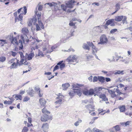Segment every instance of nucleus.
Listing matches in <instances>:
<instances>
[{
	"instance_id": "f257e3e1",
	"label": "nucleus",
	"mask_w": 132,
	"mask_h": 132,
	"mask_svg": "<svg viewBox=\"0 0 132 132\" xmlns=\"http://www.w3.org/2000/svg\"><path fill=\"white\" fill-rule=\"evenodd\" d=\"M21 32L23 34L25 35L26 37V40L25 39H24V37L22 36H21L20 37L21 39L23 40V43H24L25 41L27 42H28L29 40L27 39L28 37L27 36V35H28L29 33V31L28 29L26 27L23 28L22 29Z\"/></svg>"
},
{
	"instance_id": "f03ea898",
	"label": "nucleus",
	"mask_w": 132,
	"mask_h": 132,
	"mask_svg": "<svg viewBox=\"0 0 132 132\" xmlns=\"http://www.w3.org/2000/svg\"><path fill=\"white\" fill-rule=\"evenodd\" d=\"M79 89H73L69 92V95L71 97H73L76 94L79 96H81L82 92Z\"/></svg>"
},
{
	"instance_id": "7ed1b4c3",
	"label": "nucleus",
	"mask_w": 132,
	"mask_h": 132,
	"mask_svg": "<svg viewBox=\"0 0 132 132\" xmlns=\"http://www.w3.org/2000/svg\"><path fill=\"white\" fill-rule=\"evenodd\" d=\"M33 40H32V44H31V49L35 50L37 49L38 48V47L37 45V43H38L42 41V40H39L38 38H35V37H32Z\"/></svg>"
},
{
	"instance_id": "20e7f679",
	"label": "nucleus",
	"mask_w": 132,
	"mask_h": 132,
	"mask_svg": "<svg viewBox=\"0 0 132 132\" xmlns=\"http://www.w3.org/2000/svg\"><path fill=\"white\" fill-rule=\"evenodd\" d=\"M17 53H18V56H20L21 59L20 61L21 63L18 62L17 61V66H20L21 65L23 64H24L25 65H28V63L26 61V60H27L26 59H25V61L23 63V62L24 61V59H23L24 58V56H23L22 53L21 52H18Z\"/></svg>"
},
{
	"instance_id": "39448f33",
	"label": "nucleus",
	"mask_w": 132,
	"mask_h": 132,
	"mask_svg": "<svg viewBox=\"0 0 132 132\" xmlns=\"http://www.w3.org/2000/svg\"><path fill=\"white\" fill-rule=\"evenodd\" d=\"M100 42L98 43V44H103L107 43L108 41L107 38L104 35H102L100 38Z\"/></svg>"
},
{
	"instance_id": "423d86ee",
	"label": "nucleus",
	"mask_w": 132,
	"mask_h": 132,
	"mask_svg": "<svg viewBox=\"0 0 132 132\" xmlns=\"http://www.w3.org/2000/svg\"><path fill=\"white\" fill-rule=\"evenodd\" d=\"M77 58L75 55L70 56L66 60V61L69 63L73 62L76 61Z\"/></svg>"
},
{
	"instance_id": "0eeeda50",
	"label": "nucleus",
	"mask_w": 132,
	"mask_h": 132,
	"mask_svg": "<svg viewBox=\"0 0 132 132\" xmlns=\"http://www.w3.org/2000/svg\"><path fill=\"white\" fill-rule=\"evenodd\" d=\"M75 2L74 0H71L68 1H65V2L66 5L68 8H73V4Z\"/></svg>"
},
{
	"instance_id": "6e6552de",
	"label": "nucleus",
	"mask_w": 132,
	"mask_h": 132,
	"mask_svg": "<svg viewBox=\"0 0 132 132\" xmlns=\"http://www.w3.org/2000/svg\"><path fill=\"white\" fill-rule=\"evenodd\" d=\"M97 95L99 97V98H102V100L106 101L108 100V98L106 97L105 95L102 94L101 92H98L97 93Z\"/></svg>"
},
{
	"instance_id": "1a4fd4ad",
	"label": "nucleus",
	"mask_w": 132,
	"mask_h": 132,
	"mask_svg": "<svg viewBox=\"0 0 132 132\" xmlns=\"http://www.w3.org/2000/svg\"><path fill=\"white\" fill-rule=\"evenodd\" d=\"M51 117L48 116L47 115L45 114L41 117V120L42 121H46L50 119H51Z\"/></svg>"
},
{
	"instance_id": "9d476101",
	"label": "nucleus",
	"mask_w": 132,
	"mask_h": 132,
	"mask_svg": "<svg viewBox=\"0 0 132 132\" xmlns=\"http://www.w3.org/2000/svg\"><path fill=\"white\" fill-rule=\"evenodd\" d=\"M9 39L11 43L13 45H15L16 44V38L15 37H13L12 34H11L10 35Z\"/></svg>"
},
{
	"instance_id": "9b49d317",
	"label": "nucleus",
	"mask_w": 132,
	"mask_h": 132,
	"mask_svg": "<svg viewBox=\"0 0 132 132\" xmlns=\"http://www.w3.org/2000/svg\"><path fill=\"white\" fill-rule=\"evenodd\" d=\"M48 128V124L47 123H44L42 127V129L44 132H47Z\"/></svg>"
},
{
	"instance_id": "f8f14e48",
	"label": "nucleus",
	"mask_w": 132,
	"mask_h": 132,
	"mask_svg": "<svg viewBox=\"0 0 132 132\" xmlns=\"http://www.w3.org/2000/svg\"><path fill=\"white\" fill-rule=\"evenodd\" d=\"M21 10H22V13H23L24 15L26 14L27 12V9L26 7L24 6L23 8L22 7L18 9L17 11L18 13H20Z\"/></svg>"
},
{
	"instance_id": "ddd939ff",
	"label": "nucleus",
	"mask_w": 132,
	"mask_h": 132,
	"mask_svg": "<svg viewBox=\"0 0 132 132\" xmlns=\"http://www.w3.org/2000/svg\"><path fill=\"white\" fill-rule=\"evenodd\" d=\"M34 52L31 51V53L28 55L26 56L25 59H26L27 60H31L32 59V58L34 57Z\"/></svg>"
},
{
	"instance_id": "4468645a",
	"label": "nucleus",
	"mask_w": 132,
	"mask_h": 132,
	"mask_svg": "<svg viewBox=\"0 0 132 132\" xmlns=\"http://www.w3.org/2000/svg\"><path fill=\"white\" fill-rule=\"evenodd\" d=\"M70 86V85L68 83L63 84L62 85V89L64 90H66Z\"/></svg>"
},
{
	"instance_id": "2eb2a0df",
	"label": "nucleus",
	"mask_w": 132,
	"mask_h": 132,
	"mask_svg": "<svg viewBox=\"0 0 132 132\" xmlns=\"http://www.w3.org/2000/svg\"><path fill=\"white\" fill-rule=\"evenodd\" d=\"M108 92L111 95V96L113 98L116 96L117 95L115 94V91H114V89L113 90H112L109 89L108 90Z\"/></svg>"
},
{
	"instance_id": "dca6fc26",
	"label": "nucleus",
	"mask_w": 132,
	"mask_h": 132,
	"mask_svg": "<svg viewBox=\"0 0 132 132\" xmlns=\"http://www.w3.org/2000/svg\"><path fill=\"white\" fill-rule=\"evenodd\" d=\"M83 86L82 85L77 84H74L72 85L73 89H81L80 88Z\"/></svg>"
},
{
	"instance_id": "f3484780",
	"label": "nucleus",
	"mask_w": 132,
	"mask_h": 132,
	"mask_svg": "<svg viewBox=\"0 0 132 132\" xmlns=\"http://www.w3.org/2000/svg\"><path fill=\"white\" fill-rule=\"evenodd\" d=\"M17 45L19 48V50H22L23 48V45L22 40L20 39L19 41V43H18L17 42Z\"/></svg>"
},
{
	"instance_id": "a211bd4d",
	"label": "nucleus",
	"mask_w": 132,
	"mask_h": 132,
	"mask_svg": "<svg viewBox=\"0 0 132 132\" xmlns=\"http://www.w3.org/2000/svg\"><path fill=\"white\" fill-rule=\"evenodd\" d=\"M40 104L42 106H44L46 104V101L43 98H41L39 99Z\"/></svg>"
},
{
	"instance_id": "6ab92c4d",
	"label": "nucleus",
	"mask_w": 132,
	"mask_h": 132,
	"mask_svg": "<svg viewBox=\"0 0 132 132\" xmlns=\"http://www.w3.org/2000/svg\"><path fill=\"white\" fill-rule=\"evenodd\" d=\"M63 62V61H60L57 64V65H60V68L61 70L63 69L65 66V64L64 63H62Z\"/></svg>"
},
{
	"instance_id": "aec40b11",
	"label": "nucleus",
	"mask_w": 132,
	"mask_h": 132,
	"mask_svg": "<svg viewBox=\"0 0 132 132\" xmlns=\"http://www.w3.org/2000/svg\"><path fill=\"white\" fill-rule=\"evenodd\" d=\"M27 92L31 96H32L34 92L31 88H29V90L27 91Z\"/></svg>"
},
{
	"instance_id": "412c9836",
	"label": "nucleus",
	"mask_w": 132,
	"mask_h": 132,
	"mask_svg": "<svg viewBox=\"0 0 132 132\" xmlns=\"http://www.w3.org/2000/svg\"><path fill=\"white\" fill-rule=\"evenodd\" d=\"M23 13H21L20 14L18 17V21H20V23L21 24H22V21H23Z\"/></svg>"
},
{
	"instance_id": "4be33fe9",
	"label": "nucleus",
	"mask_w": 132,
	"mask_h": 132,
	"mask_svg": "<svg viewBox=\"0 0 132 132\" xmlns=\"http://www.w3.org/2000/svg\"><path fill=\"white\" fill-rule=\"evenodd\" d=\"M92 53L93 54H95L97 52V48L94 45H93L92 47Z\"/></svg>"
},
{
	"instance_id": "5701e85b",
	"label": "nucleus",
	"mask_w": 132,
	"mask_h": 132,
	"mask_svg": "<svg viewBox=\"0 0 132 132\" xmlns=\"http://www.w3.org/2000/svg\"><path fill=\"white\" fill-rule=\"evenodd\" d=\"M123 16H117L116 17L115 20L117 21H120L123 19Z\"/></svg>"
},
{
	"instance_id": "b1692460",
	"label": "nucleus",
	"mask_w": 132,
	"mask_h": 132,
	"mask_svg": "<svg viewBox=\"0 0 132 132\" xmlns=\"http://www.w3.org/2000/svg\"><path fill=\"white\" fill-rule=\"evenodd\" d=\"M82 47L83 48L85 49L88 50L89 51L90 49L89 47L88 46L87 44L86 43H84L83 44Z\"/></svg>"
},
{
	"instance_id": "393cba45",
	"label": "nucleus",
	"mask_w": 132,
	"mask_h": 132,
	"mask_svg": "<svg viewBox=\"0 0 132 132\" xmlns=\"http://www.w3.org/2000/svg\"><path fill=\"white\" fill-rule=\"evenodd\" d=\"M120 112H123L125 111L126 109L125 106V105L120 106L119 108Z\"/></svg>"
},
{
	"instance_id": "a878e982",
	"label": "nucleus",
	"mask_w": 132,
	"mask_h": 132,
	"mask_svg": "<svg viewBox=\"0 0 132 132\" xmlns=\"http://www.w3.org/2000/svg\"><path fill=\"white\" fill-rule=\"evenodd\" d=\"M102 88L101 87H97L94 89V90L95 91V92H96V95H97V93L98 92H99L101 91L102 90Z\"/></svg>"
},
{
	"instance_id": "bb28decb",
	"label": "nucleus",
	"mask_w": 132,
	"mask_h": 132,
	"mask_svg": "<svg viewBox=\"0 0 132 132\" xmlns=\"http://www.w3.org/2000/svg\"><path fill=\"white\" fill-rule=\"evenodd\" d=\"M123 71H120L119 70H116L115 71V72L114 73V74L115 75H117L118 74H121L123 75Z\"/></svg>"
},
{
	"instance_id": "cd10ccee",
	"label": "nucleus",
	"mask_w": 132,
	"mask_h": 132,
	"mask_svg": "<svg viewBox=\"0 0 132 132\" xmlns=\"http://www.w3.org/2000/svg\"><path fill=\"white\" fill-rule=\"evenodd\" d=\"M114 21V20L113 19H109L106 22V25L108 26L111 24Z\"/></svg>"
},
{
	"instance_id": "c85d7f7f",
	"label": "nucleus",
	"mask_w": 132,
	"mask_h": 132,
	"mask_svg": "<svg viewBox=\"0 0 132 132\" xmlns=\"http://www.w3.org/2000/svg\"><path fill=\"white\" fill-rule=\"evenodd\" d=\"M108 60L110 62L114 61L115 60L114 56H110V58L108 59Z\"/></svg>"
},
{
	"instance_id": "c756f323",
	"label": "nucleus",
	"mask_w": 132,
	"mask_h": 132,
	"mask_svg": "<svg viewBox=\"0 0 132 132\" xmlns=\"http://www.w3.org/2000/svg\"><path fill=\"white\" fill-rule=\"evenodd\" d=\"M35 14L37 16V19L38 21L40 20V19L41 15V13L40 12H35Z\"/></svg>"
},
{
	"instance_id": "7c9ffc66",
	"label": "nucleus",
	"mask_w": 132,
	"mask_h": 132,
	"mask_svg": "<svg viewBox=\"0 0 132 132\" xmlns=\"http://www.w3.org/2000/svg\"><path fill=\"white\" fill-rule=\"evenodd\" d=\"M92 132H104L103 131L98 129L96 128H94L92 130Z\"/></svg>"
},
{
	"instance_id": "2f4dec72",
	"label": "nucleus",
	"mask_w": 132,
	"mask_h": 132,
	"mask_svg": "<svg viewBox=\"0 0 132 132\" xmlns=\"http://www.w3.org/2000/svg\"><path fill=\"white\" fill-rule=\"evenodd\" d=\"M98 80L101 82H104L105 80V78L102 77H98Z\"/></svg>"
},
{
	"instance_id": "473e14b6",
	"label": "nucleus",
	"mask_w": 132,
	"mask_h": 132,
	"mask_svg": "<svg viewBox=\"0 0 132 132\" xmlns=\"http://www.w3.org/2000/svg\"><path fill=\"white\" fill-rule=\"evenodd\" d=\"M82 120L80 119H78L77 121H76L74 123V125L75 126H78L79 124L82 122Z\"/></svg>"
},
{
	"instance_id": "72a5a7b5",
	"label": "nucleus",
	"mask_w": 132,
	"mask_h": 132,
	"mask_svg": "<svg viewBox=\"0 0 132 132\" xmlns=\"http://www.w3.org/2000/svg\"><path fill=\"white\" fill-rule=\"evenodd\" d=\"M68 7L67 6H65L64 4H62L61 5V8L62 9V10L65 11H66L67 10V7Z\"/></svg>"
},
{
	"instance_id": "f704fd0d",
	"label": "nucleus",
	"mask_w": 132,
	"mask_h": 132,
	"mask_svg": "<svg viewBox=\"0 0 132 132\" xmlns=\"http://www.w3.org/2000/svg\"><path fill=\"white\" fill-rule=\"evenodd\" d=\"M28 120L29 122V123H28L27 124V127H29L30 126H32V124H31V119L30 118H28Z\"/></svg>"
},
{
	"instance_id": "c9c22d12",
	"label": "nucleus",
	"mask_w": 132,
	"mask_h": 132,
	"mask_svg": "<svg viewBox=\"0 0 132 132\" xmlns=\"http://www.w3.org/2000/svg\"><path fill=\"white\" fill-rule=\"evenodd\" d=\"M41 3H40L38 5V10L41 11L42 10L43 8V6L42 5L40 4Z\"/></svg>"
},
{
	"instance_id": "e433bc0d",
	"label": "nucleus",
	"mask_w": 132,
	"mask_h": 132,
	"mask_svg": "<svg viewBox=\"0 0 132 132\" xmlns=\"http://www.w3.org/2000/svg\"><path fill=\"white\" fill-rule=\"evenodd\" d=\"M95 91L93 89H90L89 90V95H92L94 94V92Z\"/></svg>"
},
{
	"instance_id": "4c0bfd02",
	"label": "nucleus",
	"mask_w": 132,
	"mask_h": 132,
	"mask_svg": "<svg viewBox=\"0 0 132 132\" xmlns=\"http://www.w3.org/2000/svg\"><path fill=\"white\" fill-rule=\"evenodd\" d=\"M38 23L39 26L42 29H44V25L40 20L38 21Z\"/></svg>"
},
{
	"instance_id": "58836bf2",
	"label": "nucleus",
	"mask_w": 132,
	"mask_h": 132,
	"mask_svg": "<svg viewBox=\"0 0 132 132\" xmlns=\"http://www.w3.org/2000/svg\"><path fill=\"white\" fill-rule=\"evenodd\" d=\"M6 57L4 56H2L0 57V62H4L6 60Z\"/></svg>"
},
{
	"instance_id": "ea45409f",
	"label": "nucleus",
	"mask_w": 132,
	"mask_h": 132,
	"mask_svg": "<svg viewBox=\"0 0 132 132\" xmlns=\"http://www.w3.org/2000/svg\"><path fill=\"white\" fill-rule=\"evenodd\" d=\"M120 8V5L118 3L116 5V10L117 11L119 10Z\"/></svg>"
},
{
	"instance_id": "a19ab883",
	"label": "nucleus",
	"mask_w": 132,
	"mask_h": 132,
	"mask_svg": "<svg viewBox=\"0 0 132 132\" xmlns=\"http://www.w3.org/2000/svg\"><path fill=\"white\" fill-rule=\"evenodd\" d=\"M4 103L5 104H10L12 103V101H7L5 100L4 102Z\"/></svg>"
},
{
	"instance_id": "79ce46f5",
	"label": "nucleus",
	"mask_w": 132,
	"mask_h": 132,
	"mask_svg": "<svg viewBox=\"0 0 132 132\" xmlns=\"http://www.w3.org/2000/svg\"><path fill=\"white\" fill-rule=\"evenodd\" d=\"M16 66V63L15 62H14L11 65L10 67L11 69L12 68H15Z\"/></svg>"
},
{
	"instance_id": "37998d69",
	"label": "nucleus",
	"mask_w": 132,
	"mask_h": 132,
	"mask_svg": "<svg viewBox=\"0 0 132 132\" xmlns=\"http://www.w3.org/2000/svg\"><path fill=\"white\" fill-rule=\"evenodd\" d=\"M113 129H114L116 131H119L120 130V128L118 125H117L113 127Z\"/></svg>"
},
{
	"instance_id": "c03bdc74",
	"label": "nucleus",
	"mask_w": 132,
	"mask_h": 132,
	"mask_svg": "<svg viewBox=\"0 0 132 132\" xmlns=\"http://www.w3.org/2000/svg\"><path fill=\"white\" fill-rule=\"evenodd\" d=\"M44 56L42 52L40 51L39 50L38 51V54L36 55V56Z\"/></svg>"
},
{
	"instance_id": "a18cd8bd",
	"label": "nucleus",
	"mask_w": 132,
	"mask_h": 132,
	"mask_svg": "<svg viewBox=\"0 0 132 132\" xmlns=\"http://www.w3.org/2000/svg\"><path fill=\"white\" fill-rule=\"evenodd\" d=\"M28 130V129L27 127H24L22 130V132H27Z\"/></svg>"
},
{
	"instance_id": "49530a36",
	"label": "nucleus",
	"mask_w": 132,
	"mask_h": 132,
	"mask_svg": "<svg viewBox=\"0 0 132 132\" xmlns=\"http://www.w3.org/2000/svg\"><path fill=\"white\" fill-rule=\"evenodd\" d=\"M28 26H32V24H33L32 20H31V19L29 20V21L28 22Z\"/></svg>"
},
{
	"instance_id": "de8ad7c7",
	"label": "nucleus",
	"mask_w": 132,
	"mask_h": 132,
	"mask_svg": "<svg viewBox=\"0 0 132 132\" xmlns=\"http://www.w3.org/2000/svg\"><path fill=\"white\" fill-rule=\"evenodd\" d=\"M0 41H1L2 42L1 43V44H2V46H3L6 43V41L5 40L3 39H0Z\"/></svg>"
},
{
	"instance_id": "09e8293b",
	"label": "nucleus",
	"mask_w": 132,
	"mask_h": 132,
	"mask_svg": "<svg viewBox=\"0 0 132 132\" xmlns=\"http://www.w3.org/2000/svg\"><path fill=\"white\" fill-rule=\"evenodd\" d=\"M39 96L40 97H42L43 95V91L41 90H39L38 93Z\"/></svg>"
},
{
	"instance_id": "8fccbe9b",
	"label": "nucleus",
	"mask_w": 132,
	"mask_h": 132,
	"mask_svg": "<svg viewBox=\"0 0 132 132\" xmlns=\"http://www.w3.org/2000/svg\"><path fill=\"white\" fill-rule=\"evenodd\" d=\"M56 47H55V46H52L51 47V50L49 51H47V53H50L51 52H52L56 48Z\"/></svg>"
},
{
	"instance_id": "3c124183",
	"label": "nucleus",
	"mask_w": 132,
	"mask_h": 132,
	"mask_svg": "<svg viewBox=\"0 0 132 132\" xmlns=\"http://www.w3.org/2000/svg\"><path fill=\"white\" fill-rule=\"evenodd\" d=\"M83 94L85 95H88L89 94V90H86L83 91Z\"/></svg>"
},
{
	"instance_id": "603ef678",
	"label": "nucleus",
	"mask_w": 132,
	"mask_h": 132,
	"mask_svg": "<svg viewBox=\"0 0 132 132\" xmlns=\"http://www.w3.org/2000/svg\"><path fill=\"white\" fill-rule=\"evenodd\" d=\"M117 31V29H112L111 30L110 33L111 34H113L115 32Z\"/></svg>"
},
{
	"instance_id": "864d4df0",
	"label": "nucleus",
	"mask_w": 132,
	"mask_h": 132,
	"mask_svg": "<svg viewBox=\"0 0 132 132\" xmlns=\"http://www.w3.org/2000/svg\"><path fill=\"white\" fill-rule=\"evenodd\" d=\"M87 44L88 45V46H91L92 47L93 45H94L93 43L92 42H87Z\"/></svg>"
},
{
	"instance_id": "5fc2aeb1",
	"label": "nucleus",
	"mask_w": 132,
	"mask_h": 132,
	"mask_svg": "<svg viewBox=\"0 0 132 132\" xmlns=\"http://www.w3.org/2000/svg\"><path fill=\"white\" fill-rule=\"evenodd\" d=\"M123 19L122 20V22H123V23H127V22L126 21V17L125 16H123Z\"/></svg>"
},
{
	"instance_id": "6e6d98bb",
	"label": "nucleus",
	"mask_w": 132,
	"mask_h": 132,
	"mask_svg": "<svg viewBox=\"0 0 132 132\" xmlns=\"http://www.w3.org/2000/svg\"><path fill=\"white\" fill-rule=\"evenodd\" d=\"M42 112L43 113H50L49 111H47L45 108H44L42 110Z\"/></svg>"
},
{
	"instance_id": "4d7b16f0",
	"label": "nucleus",
	"mask_w": 132,
	"mask_h": 132,
	"mask_svg": "<svg viewBox=\"0 0 132 132\" xmlns=\"http://www.w3.org/2000/svg\"><path fill=\"white\" fill-rule=\"evenodd\" d=\"M36 30L38 31L40 30L41 29L40 27L38 24H36Z\"/></svg>"
},
{
	"instance_id": "13d9d810",
	"label": "nucleus",
	"mask_w": 132,
	"mask_h": 132,
	"mask_svg": "<svg viewBox=\"0 0 132 132\" xmlns=\"http://www.w3.org/2000/svg\"><path fill=\"white\" fill-rule=\"evenodd\" d=\"M63 97V96L61 94H59V96L57 97L56 98L57 99H61Z\"/></svg>"
},
{
	"instance_id": "bf43d9fd",
	"label": "nucleus",
	"mask_w": 132,
	"mask_h": 132,
	"mask_svg": "<svg viewBox=\"0 0 132 132\" xmlns=\"http://www.w3.org/2000/svg\"><path fill=\"white\" fill-rule=\"evenodd\" d=\"M114 91L116 92L117 93H118L119 94H121V93L120 92L119 90L118 89H114Z\"/></svg>"
},
{
	"instance_id": "052dcab7",
	"label": "nucleus",
	"mask_w": 132,
	"mask_h": 132,
	"mask_svg": "<svg viewBox=\"0 0 132 132\" xmlns=\"http://www.w3.org/2000/svg\"><path fill=\"white\" fill-rule=\"evenodd\" d=\"M62 100L61 99H59V100L56 101L55 102V104H61L62 103Z\"/></svg>"
},
{
	"instance_id": "680f3d73",
	"label": "nucleus",
	"mask_w": 132,
	"mask_h": 132,
	"mask_svg": "<svg viewBox=\"0 0 132 132\" xmlns=\"http://www.w3.org/2000/svg\"><path fill=\"white\" fill-rule=\"evenodd\" d=\"M34 89L35 90L36 92L39 91V90H40V88L38 86H36L34 88Z\"/></svg>"
},
{
	"instance_id": "e2e57ef3",
	"label": "nucleus",
	"mask_w": 132,
	"mask_h": 132,
	"mask_svg": "<svg viewBox=\"0 0 132 132\" xmlns=\"http://www.w3.org/2000/svg\"><path fill=\"white\" fill-rule=\"evenodd\" d=\"M98 80V77L97 78L96 76H94V77L93 80V82H96Z\"/></svg>"
},
{
	"instance_id": "0e129e2a",
	"label": "nucleus",
	"mask_w": 132,
	"mask_h": 132,
	"mask_svg": "<svg viewBox=\"0 0 132 132\" xmlns=\"http://www.w3.org/2000/svg\"><path fill=\"white\" fill-rule=\"evenodd\" d=\"M86 108L87 109H93V107H92V105H88L86 106Z\"/></svg>"
},
{
	"instance_id": "69168bd1",
	"label": "nucleus",
	"mask_w": 132,
	"mask_h": 132,
	"mask_svg": "<svg viewBox=\"0 0 132 132\" xmlns=\"http://www.w3.org/2000/svg\"><path fill=\"white\" fill-rule=\"evenodd\" d=\"M131 121H128L125 123V126H126L128 125H129L131 123Z\"/></svg>"
},
{
	"instance_id": "338daca9",
	"label": "nucleus",
	"mask_w": 132,
	"mask_h": 132,
	"mask_svg": "<svg viewBox=\"0 0 132 132\" xmlns=\"http://www.w3.org/2000/svg\"><path fill=\"white\" fill-rule=\"evenodd\" d=\"M76 23H73V22L71 21L69 23V25L71 26H74L75 25Z\"/></svg>"
},
{
	"instance_id": "774afa93",
	"label": "nucleus",
	"mask_w": 132,
	"mask_h": 132,
	"mask_svg": "<svg viewBox=\"0 0 132 132\" xmlns=\"http://www.w3.org/2000/svg\"><path fill=\"white\" fill-rule=\"evenodd\" d=\"M29 100V98L28 97H25L23 99V102H26L28 101Z\"/></svg>"
}]
</instances>
